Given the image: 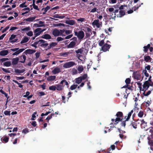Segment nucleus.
Returning a JSON list of instances; mask_svg holds the SVG:
<instances>
[{
    "label": "nucleus",
    "mask_w": 153,
    "mask_h": 153,
    "mask_svg": "<svg viewBox=\"0 0 153 153\" xmlns=\"http://www.w3.org/2000/svg\"><path fill=\"white\" fill-rule=\"evenodd\" d=\"M74 34L75 36H77L79 39H82L85 36L84 32L82 30L79 31L78 32L75 31Z\"/></svg>",
    "instance_id": "obj_1"
},
{
    "label": "nucleus",
    "mask_w": 153,
    "mask_h": 153,
    "mask_svg": "<svg viewBox=\"0 0 153 153\" xmlns=\"http://www.w3.org/2000/svg\"><path fill=\"white\" fill-rule=\"evenodd\" d=\"M76 64L75 62L73 61H70L65 63L63 66L64 68H67L73 66L74 65H76Z\"/></svg>",
    "instance_id": "obj_2"
},
{
    "label": "nucleus",
    "mask_w": 153,
    "mask_h": 153,
    "mask_svg": "<svg viewBox=\"0 0 153 153\" xmlns=\"http://www.w3.org/2000/svg\"><path fill=\"white\" fill-rule=\"evenodd\" d=\"M85 29L86 30L85 31V38H88L92 34V30L91 29L87 27L85 28Z\"/></svg>",
    "instance_id": "obj_3"
},
{
    "label": "nucleus",
    "mask_w": 153,
    "mask_h": 153,
    "mask_svg": "<svg viewBox=\"0 0 153 153\" xmlns=\"http://www.w3.org/2000/svg\"><path fill=\"white\" fill-rule=\"evenodd\" d=\"M44 30H45V29L42 30L41 28H37L34 31V35H36V36H39L41 33Z\"/></svg>",
    "instance_id": "obj_4"
},
{
    "label": "nucleus",
    "mask_w": 153,
    "mask_h": 153,
    "mask_svg": "<svg viewBox=\"0 0 153 153\" xmlns=\"http://www.w3.org/2000/svg\"><path fill=\"white\" fill-rule=\"evenodd\" d=\"M111 47L110 45H108L107 43H105L102 47V50L105 52L107 51H108L110 48Z\"/></svg>",
    "instance_id": "obj_5"
},
{
    "label": "nucleus",
    "mask_w": 153,
    "mask_h": 153,
    "mask_svg": "<svg viewBox=\"0 0 153 153\" xmlns=\"http://www.w3.org/2000/svg\"><path fill=\"white\" fill-rule=\"evenodd\" d=\"M149 86V82H148V81H145L143 85V88L142 91H146L147 90H148Z\"/></svg>",
    "instance_id": "obj_6"
},
{
    "label": "nucleus",
    "mask_w": 153,
    "mask_h": 153,
    "mask_svg": "<svg viewBox=\"0 0 153 153\" xmlns=\"http://www.w3.org/2000/svg\"><path fill=\"white\" fill-rule=\"evenodd\" d=\"M133 75L134 79H137V80H140L141 76L139 71H136L134 72L133 73Z\"/></svg>",
    "instance_id": "obj_7"
},
{
    "label": "nucleus",
    "mask_w": 153,
    "mask_h": 153,
    "mask_svg": "<svg viewBox=\"0 0 153 153\" xmlns=\"http://www.w3.org/2000/svg\"><path fill=\"white\" fill-rule=\"evenodd\" d=\"M59 30L56 29H54L52 31V34L55 37L60 36Z\"/></svg>",
    "instance_id": "obj_8"
},
{
    "label": "nucleus",
    "mask_w": 153,
    "mask_h": 153,
    "mask_svg": "<svg viewBox=\"0 0 153 153\" xmlns=\"http://www.w3.org/2000/svg\"><path fill=\"white\" fill-rule=\"evenodd\" d=\"M125 14V11L123 10H120L119 12V14L117 15L118 17H121Z\"/></svg>",
    "instance_id": "obj_9"
},
{
    "label": "nucleus",
    "mask_w": 153,
    "mask_h": 153,
    "mask_svg": "<svg viewBox=\"0 0 153 153\" xmlns=\"http://www.w3.org/2000/svg\"><path fill=\"white\" fill-rule=\"evenodd\" d=\"M61 72V71L60 70V69L56 67L52 71V73L54 74H57Z\"/></svg>",
    "instance_id": "obj_10"
},
{
    "label": "nucleus",
    "mask_w": 153,
    "mask_h": 153,
    "mask_svg": "<svg viewBox=\"0 0 153 153\" xmlns=\"http://www.w3.org/2000/svg\"><path fill=\"white\" fill-rule=\"evenodd\" d=\"M76 42L74 41H72L67 46L68 48H73L76 45Z\"/></svg>",
    "instance_id": "obj_11"
},
{
    "label": "nucleus",
    "mask_w": 153,
    "mask_h": 153,
    "mask_svg": "<svg viewBox=\"0 0 153 153\" xmlns=\"http://www.w3.org/2000/svg\"><path fill=\"white\" fill-rule=\"evenodd\" d=\"M40 38H43L45 39H51V36L48 34H45L44 35H42Z\"/></svg>",
    "instance_id": "obj_12"
},
{
    "label": "nucleus",
    "mask_w": 153,
    "mask_h": 153,
    "mask_svg": "<svg viewBox=\"0 0 153 153\" xmlns=\"http://www.w3.org/2000/svg\"><path fill=\"white\" fill-rule=\"evenodd\" d=\"M56 89L59 91H61L63 89L64 85H62L59 84H57L56 85Z\"/></svg>",
    "instance_id": "obj_13"
},
{
    "label": "nucleus",
    "mask_w": 153,
    "mask_h": 153,
    "mask_svg": "<svg viewBox=\"0 0 153 153\" xmlns=\"http://www.w3.org/2000/svg\"><path fill=\"white\" fill-rule=\"evenodd\" d=\"M19 61V58L18 57H16L15 58H13L12 59V64L13 65H16Z\"/></svg>",
    "instance_id": "obj_14"
},
{
    "label": "nucleus",
    "mask_w": 153,
    "mask_h": 153,
    "mask_svg": "<svg viewBox=\"0 0 153 153\" xmlns=\"http://www.w3.org/2000/svg\"><path fill=\"white\" fill-rule=\"evenodd\" d=\"M65 23L67 24L70 25H73L75 24V22L74 20H66L65 22Z\"/></svg>",
    "instance_id": "obj_15"
},
{
    "label": "nucleus",
    "mask_w": 153,
    "mask_h": 153,
    "mask_svg": "<svg viewBox=\"0 0 153 153\" xmlns=\"http://www.w3.org/2000/svg\"><path fill=\"white\" fill-rule=\"evenodd\" d=\"M8 53L7 50H2L0 52V55L4 56L7 55Z\"/></svg>",
    "instance_id": "obj_16"
},
{
    "label": "nucleus",
    "mask_w": 153,
    "mask_h": 153,
    "mask_svg": "<svg viewBox=\"0 0 153 153\" xmlns=\"http://www.w3.org/2000/svg\"><path fill=\"white\" fill-rule=\"evenodd\" d=\"M57 45V43L56 42H52L50 44L49 46H48V49H50L51 48H53L56 46Z\"/></svg>",
    "instance_id": "obj_17"
},
{
    "label": "nucleus",
    "mask_w": 153,
    "mask_h": 153,
    "mask_svg": "<svg viewBox=\"0 0 153 153\" xmlns=\"http://www.w3.org/2000/svg\"><path fill=\"white\" fill-rule=\"evenodd\" d=\"M29 40V38L27 37L24 36L21 42L20 43L22 44L27 42Z\"/></svg>",
    "instance_id": "obj_18"
},
{
    "label": "nucleus",
    "mask_w": 153,
    "mask_h": 153,
    "mask_svg": "<svg viewBox=\"0 0 153 153\" xmlns=\"http://www.w3.org/2000/svg\"><path fill=\"white\" fill-rule=\"evenodd\" d=\"M56 78L55 76H49L47 78V80L49 81H52L54 80Z\"/></svg>",
    "instance_id": "obj_19"
},
{
    "label": "nucleus",
    "mask_w": 153,
    "mask_h": 153,
    "mask_svg": "<svg viewBox=\"0 0 153 153\" xmlns=\"http://www.w3.org/2000/svg\"><path fill=\"white\" fill-rule=\"evenodd\" d=\"M25 50V49L24 48H21L19 50H18V51H16L15 52L13 53V55L14 56L16 55H18L19 53H20L22 52H23L24 50Z\"/></svg>",
    "instance_id": "obj_20"
},
{
    "label": "nucleus",
    "mask_w": 153,
    "mask_h": 153,
    "mask_svg": "<svg viewBox=\"0 0 153 153\" xmlns=\"http://www.w3.org/2000/svg\"><path fill=\"white\" fill-rule=\"evenodd\" d=\"M22 56L23 59L22 58H21V60L19 61V62L22 63H24L25 61L26 56L25 55H23L22 56H19L20 58H22Z\"/></svg>",
    "instance_id": "obj_21"
},
{
    "label": "nucleus",
    "mask_w": 153,
    "mask_h": 153,
    "mask_svg": "<svg viewBox=\"0 0 153 153\" xmlns=\"http://www.w3.org/2000/svg\"><path fill=\"white\" fill-rule=\"evenodd\" d=\"M152 58L149 56L147 55L144 56V60L146 62H148L149 61H151L152 60Z\"/></svg>",
    "instance_id": "obj_22"
},
{
    "label": "nucleus",
    "mask_w": 153,
    "mask_h": 153,
    "mask_svg": "<svg viewBox=\"0 0 153 153\" xmlns=\"http://www.w3.org/2000/svg\"><path fill=\"white\" fill-rule=\"evenodd\" d=\"M35 17H30L28 18L25 19H24V21L29 22H32L35 19Z\"/></svg>",
    "instance_id": "obj_23"
},
{
    "label": "nucleus",
    "mask_w": 153,
    "mask_h": 153,
    "mask_svg": "<svg viewBox=\"0 0 153 153\" xmlns=\"http://www.w3.org/2000/svg\"><path fill=\"white\" fill-rule=\"evenodd\" d=\"M25 71V70L24 69L22 70H19L18 69H16L15 70V72L16 73L20 74L24 72Z\"/></svg>",
    "instance_id": "obj_24"
},
{
    "label": "nucleus",
    "mask_w": 153,
    "mask_h": 153,
    "mask_svg": "<svg viewBox=\"0 0 153 153\" xmlns=\"http://www.w3.org/2000/svg\"><path fill=\"white\" fill-rule=\"evenodd\" d=\"M133 112V110H132L130 112H129L128 114L127 117L126 119V121H128L129 119L131 116V115L132 114Z\"/></svg>",
    "instance_id": "obj_25"
},
{
    "label": "nucleus",
    "mask_w": 153,
    "mask_h": 153,
    "mask_svg": "<svg viewBox=\"0 0 153 153\" xmlns=\"http://www.w3.org/2000/svg\"><path fill=\"white\" fill-rule=\"evenodd\" d=\"M150 44H148L147 46H144L143 47L144 49L143 50L144 52H147L148 51V49L150 48Z\"/></svg>",
    "instance_id": "obj_26"
},
{
    "label": "nucleus",
    "mask_w": 153,
    "mask_h": 153,
    "mask_svg": "<svg viewBox=\"0 0 153 153\" xmlns=\"http://www.w3.org/2000/svg\"><path fill=\"white\" fill-rule=\"evenodd\" d=\"M53 17L55 18L62 19L65 17V16L63 15L60 16L58 14H56L54 15Z\"/></svg>",
    "instance_id": "obj_27"
},
{
    "label": "nucleus",
    "mask_w": 153,
    "mask_h": 153,
    "mask_svg": "<svg viewBox=\"0 0 153 153\" xmlns=\"http://www.w3.org/2000/svg\"><path fill=\"white\" fill-rule=\"evenodd\" d=\"M82 81V79H81V78L80 77L75 79V82L76 83L78 84H79L81 83Z\"/></svg>",
    "instance_id": "obj_28"
},
{
    "label": "nucleus",
    "mask_w": 153,
    "mask_h": 153,
    "mask_svg": "<svg viewBox=\"0 0 153 153\" xmlns=\"http://www.w3.org/2000/svg\"><path fill=\"white\" fill-rule=\"evenodd\" d=\"M77 69L78 71V73L79 74L81 73L84 70L83 67L82 65L79 66Z\"/></svg>",
    "instance_id": "obj_29"
},
{
    "label": "nucleus",
    "mask_w": 153,
    "mask_h": 153,
    "mask_svg": "<svg viewBox=\"0 0 153 153\" xmlns=\"http://www.w3.org/2000/svg\"><path fill=\"white\" fill-rule=\"evenodd\" d=\"M130 126H132L135 129H136L137 128V124L135 122H132L130 123Z\"/></svg>",
    "instance_id": "obj_30"
},
{
    "label": "nucleus",
    "mask_w": 153,
    "mask_h": 153,
    "mask_svg": "<svg viewBox=\"0 0 153 153\" xmlns=\"http://www.w3.org/2000/svg\"><path fill=\"white\" fill-rule=\"evenodd\" d=\"M4 65L7 67H9L11 65V62L9 61H7L4 62L3 63Z\"/></svg>",
    "instance_id": "obj_31"
},
{
    "label": "nucleus",
    "mask_w": 153,
    "mask_h": 153,
    "mask_svg": "<svg viewBox=\"0 0 153 153\" xmlns=\"http://www.w3.org/2000/svg\"><path fill=\"white\" fill-rule=\"evenodd\" d=\"M99 22V20L98 19L95 20L92 23V25L93 26H96Z\"/></svg>",
    "instance_id": "obj_32"
},
{
    "label": "nucleus",
    "mask_w": 153,
    "mask_h": 153,
    "mask_svg": "<svg viewBox=\"0 0 153 153\" xmlns=\"http://www.w3.org/2000/svg\"><path fill=\"white\" fill-rule=\"evenodd\" d=\"M25 53V54H32L31 49H28L26 50L24 53Z\"/></svg>",
    "instance_id": "obj_33"
},
{
    "label": "nucleus",
    "mask_w": 153,
    "mask_h": 153,
    "mask_svg": "<svg viewBox=\"0 0 153 153\" xmlns=\"http://www.w3.org/2000/svg\"><path fill=\"white\" fill-rule=\"evenodd\" d=\"M49 89L50 90L55 91L56 89V85H52L49 87Z\"/></svg>",
    "instance_id": "obj_34"
},
{
    "label": "nucleus",
    "mask_w": 153,
    "mask_h": 153,
    "mask_svg": "<svg viewBox=\"0 0 153 153\" xmlns=\"http://www.w3.org/2000/svg\"><path fill=\"white\" fill-rule=\"evenodd\" d=\"M116 116L117 117H122L123 116V114L122 112L119 111L116 114Z\"/></svg>",
    "instance_id": "obj_35"
},
{
    "label": "nucleus",
    "mask_w": 153,
    "mask_h": 153,
    "mask_svg": "<svg viewBox=\"0 0 153 153\" xmlns=\"http://www.w3.org/2000/svg\"><path fill=\"white\" fill-rule=\"evenodd\" d=\"M37 42L38 43V44L39 45H41V44L44 43L45 42V40L43 39H40L38 41H37Z\"/></svg>",
    "instance_id": "obj_36"
},
{
    "label": "nucleus",
    "mask_w": 153,
    "mask_h": 153,
    "mask_svg": "<svg viewBox=\"0 0 153 153\" xmlns=\"http://www.w3.org/2000/svg\"><path fill=\"white\" fill-rule=\"evenodd\" d=\"M77 86V85H73L70 87V89L73 90L76 89Z\"/></svg>",
    "instance_id": "obj_37"
},
{
    "label": "nucleus",
    "mask_w": 153,
    "mask_h": 153,
    "mask_svg": "<svg viewBox=\"0 0 153 153\" xmlns=\"http://www.w3.org/2000/svg\"><path fill=\"white\" fill-rule=\"evenodd\" d=\"M51 111H48L46 112L45 113H42L41 114V116L43 117L45 116H47L49 114L51 113Z\"/></svg>",
    "instance_id": "obj_38"
},
{
    "label": "nucleus",
    "mask_w": 153,
    "mask_h": 153,
    "mask_svg": "<svg viewBox=\"0 0 153 153\" xmlns=\"http://www.w3.org/2000/svg\"><path fill=\"white\" fill-rule=\"evenodd\" d=\"M87 77V74H84L82 76H80V77L81 78V79H82V80H85L86 79V78Z\"/></svg>",
    "instance_id": "obj_39"
},
{
    "label": "nucleus",
    "mask_w": 153,
    "mask_h": 153,
    "mask_svg": "<svg viewBox=\"0 0 153 153\" xmlns=\"http://www.w3.org/2000/svg\"><path fill=\"white\" fill-rule=\"evenodd\" d=\"M104 40H101L99 43V45L100 46H102L104 44Z\"/></svg>",
    "instance_id": "obj_40"
},
{
    "label": "nucleus",
    "mask_w": 153,
    "mask_h": 153,
    "mask_svg": "<svg viewBox=\"0 0 153 153\" xmlns=\"http://www.w3.org/2000/svg\"><path fill=\"white\" fill-rule=\"evenodd\" d=\"M9 139V138L5 136L4 137L3 139V141H4L5 143H7L8 142Z\"/></svg>",
    "instance_id": "obj_41"
},
{
    "label": "nucleus",
    "mask_w": 153,
    "mask_h": 153,
    "mask_svg": "<svg viewBox=\"0 0 153 153\" xmlns=\"http://www.w3.org/2000/svg\"><path fill=\"white\" fill-rule=\"evenodd\" d=\"M16 35L13 34L11 35L10 37L9 38V40L10 41L12 40L13 39H14L16 37Z\"/></svg>",
    "instance_id": "obj_42"
},
{
    "label": "nucleus",
    "mask_w": 153,
    "mask_h": 153,
    "mask_svg": "<svg viewBox=\"0 0 153 153\" xmlns=\"http://www.w3.org/2000/svg\"><path fill=\"white\" fill-rule=\"evenodd\" d=\"M145 91H143V94L144 96H147L149 95L151 93V91H149L146 93H145Z\"/></svg>",
    "instance_id": "obj_43"
},
{
    "label": "nucleus",
    "mask_w": 153,
    "mask_h": 153,
    "mask_svg": "<svg viewBox=\"0 0 153 153\" xmlns=\"http://www.w3.org/2000/svg\"><path fill=\"white\" fill-rule=\"evenodd\" d=\"M72 73L73 75H75L77 74V70L75 69H73L72 71Z\"/></svg>",
    "instance_id": "obj_44"
},
{
    "label": "nucleus",
    "mask_w": 153,
    "mask_h": 153,
    "mask_svg": "<svg viewBox=\"0 0 153 153\" xmlns=\"http://www.w3.org/2000/svg\"><path fill=\"white\" fill-rule=\"evenodd\" d=\"M29 132V131L27 128H25L24 129H23L22 131V133H24L25 134H26Z\"/></svg>",
    "instance_id": "obj_45"
},
{
    "label": "nucleus",
    "mask_w": 153,
    "mask_h": 153,
    "mask_svg": "<svg viewBox=\"0 0 153 153\" xmlns=\"http://www.w3.org/2000/svg\"><path fill=\"white\" fill-rule=\"evenodd\" d=\"M36 56V59H37L38 58H39L40 55V52L38 51H37L36 53L35 54Z\"/></svg>",
    "instance_id": "obj_46"
},
{
    "label": "nucleus",
    "mask_w": 153,
    "mask_h": 153,
    "mask_svg": "<svg viewBox=\"0 0 153 153\" xmlns=\"http://www.w3.org/2000/svg\"><path fill=\"white\" fill-rule=\"evenodd\" d=\"M130 82L131 79L129 78H127L125 81V82L127 84H129L130 83Z\"/></svg>",
    "instance_id": "obj_47"
},
{
    "label": "nucleus",
    "mask_w": 153,
    "mask_h": 153,
    "mask_svg": "<svg viewBox=\"0 0 153 153\" xmlns=\"http://www.w3.org/2000/svg\"><path fill=\"white\" fill-rule=\"evenodd\" d=\"M138 116L140 117H142L143 115V112L142 111H140L138 114Z\"/></svg>",
    "instance_id": "obj_48"
},
{
    "label": "nucleus",
    "mask_w": 153,
    "mask_h": 153,
    "mask_svg": "<svg viewBox=\"0 0 153 153\" xmlns=\"http://www.w3.org/2000/svg\"><path fill=\"white\" fill-rule=\"evenodd\" d=\"M48 43H43L40 45V46L42 47H46L47 46H48Z\"/></svg>",
    "instance_id": "obj_49"
},
{
    "label": "nucleus",
    "mask_w": 153,
    "mask_h": 153,
    "mask_svg": "<svg viewBox=\"0 0 153 153\" xmlns=\"http://www.w3.org/2000/svg\"><path fill=\"white\" fill-rule=\"evenodd\" d=\"M143 72L144 73L146 77H148L149 76V74L147 72V71L146 70H143Z\"/></svg>",
    "instance_id": "obj_50"
},
{
    "label": "nucleus",
    "mask_w": 153,
    "mask_h": 153,
    "mask_svg": "<svg viewBox=\"0 0 153 153\" xmlns=\"http://www.w3.org/2000/svg\"><path fill=\"white\" fill-rule=\"evenodd\" d=\"M27 35L30 36H31L33 35V32L31 31H30L26 33Z\"/></svg>",
    "instance_id": "obj_51"
},
{
    "label": "nucleus",
    "mask_w": 153,
    "mask_h": 153,
    "mask_svg": "<svg viewBox=\"0 0 153 153\" xmlns=\"http://www.w3.org/2000/svg\"><path fill=\"white\" fill-rule=\"evenodd\" d=\"M60 36H64L63 34L65 32V29L60 30H59Z\"/></svg>",
    "instance_id": "obj_52"
},
{
    "label": "nucleus",
    "mask_w": 153,
    "mask_h": 153,
    "mask_svg": "<svg viewBox=\"0 0 153 153\" xmlns=\"http://www.w3.org/2000/svg\"><path fill=\"white\" fill-rule=\"evenodd\" d=\"M83 51V50L82 49L80 48V49H78L77 50H76V52L77 53H80L81 54L82 53Z\"/></svg>",
    "instance_id": "obj_53"
},
{
    "label": "nucleus",
    "mask_w": 153,
    "mask_h": 153,
    "mask_svg": "<svg viewBox=\"0 0 153 153\" xmlns=\"http://www.w3.org/2000/svg\"><path fill=\"white\" fill-rule=\"evenodd\" d=\"M30 27H28L26 28L22 29H21V30L22 31H28V30H30Z\"/></svg>",
    "instance_id": "obj_54"
},
{
    "label": "nucleus",
    "mask_w": 153,
    "mask_h": 153,
    "mask_svg": "<svg viewBox=\"0 0 153 153\" xmlns=\"http://www.w3.org/2000/svg\"><path fill=\"white\" fill-rule=\"evenodd\" d=\"M4 114L5 115L10 116V111H4Z\"/></svg>",
    "instance_id": "obj_55"
},
{
    "label": "nucleus",
    "mask_w": 153,
    "mask_h": 153,
    "mask_svg": "<svg viewBox=\"0 0 153 153\" xmlns=\"http://www.w3.org/2000/svg\"><path fill=\"white\" fill-rule=\"evenodd\" d=\"M78 22H83L85 21V19L84 18H81L77 20Z\"/></svg>",
    "instance_id": "obj_56"
},
{
    "label": "nucleus",
    "mask_w": 153,
    "mask_h": 153,
    "mask_svg": "<svg viewBox=\"0 0 153 153\" xmlns=\"http://www.w3.org/2000/svg\"><path fill=\"white\" fill-rule=\"evenodd\" d=\"M50 8V7L49 6H47L45 8H43L42 9V10H44L45 12H47V11Z\"/></svg>",
    "instance_id": "obj_57"
},
{
    "label": "nucleus",
    "mask_w": 153,
    "mask_h": 153,
    "mask_svg": "<svg viewBox=\"0 0 153 153\" xmlns=\"http://www.w3.org/2000/svg\"><path fill=\"white\" fill-rule=\"evenodd\" d=\"M26 3V2H24L23 3L20 4L19 5V7H21L23 8L24 7H27V5H25Z\"/></svg>",
    "instance_id": "obj_58"
},
{
    "label": "nucleus",
    "mask_w": 153,
    "mask_h": 153,
    "mask_svg": "<svg viewBox=\"0 0 153 153\" xmlns=\"http://www.w3.org/2000/svg\"><path fill=\"white\" fill-rule=\"evenodd\" d=\"M70 53H69V52H64V53H61V54L62 56H66L68 54H69Z\"/></svg>",
    "instance_id": "obj_59"
},
{
    "label": "nucleus",
    "mask_w": 153,
    "mask_h": 153,
    "mask_svg": "<svg viewBox=\"0 0 153 153\" xmlns=\"http://www.w3.org/2000/svg\"><path fill=\"white\" fill-rule=\"evenodd\" d=\"M137 84L138 85V87L140 89V91H141L142 90V83H140L139 82H137Z\"/></svg>",
    "instance_id": "obj_60"
},
{
    "label": "nucleus",
    "mask_w": 153,
    "mask_h": 153,
    "mask_svg": "<svg viewBox=\"0 0 153 153\" xmlns=\"http://www.w3.org/2000/svg\"><path fill=\"white\" fill-rule=\"evenodd\" d=\"M64 39L63 38L60 37H58L56 39V40L58 42L63 41Z\"/></svg>",
    "instance_id": "obj_61"
},
{
    "label": "nucleus",
    "mask_w": 153,
    "mask_h": 153,
    "mask_svg": "<svg viewBox=\"0 0 153 153\" xmlns=\"http://www.w3.org/2000/svg\"><path fill=\"white\" fill-rule=\"evenodd\" d=\"M8 59L7 58H2L0 59V61L2 62H5V61L7 60Z\"/></svg>",
    "instance_id": "obj_62"
},
{
    "label": "nucleus",
    "mask_w": 153,
    "mask_h": 153,
    "mask_svg": "<svg viewBox=\"0 0 153 153\" xmlns=\"http://www.w3.org/2000/svg\"><path fill=\"white\" fill-rule=\"evenodd\" d=\"M141 6V5H139L138 6H134L133 9L134 11H136Z\"/></svg>",
    "instance_id": "obj_63"
},
{
    "label": "nucleus",
    "mask_w": 153,
    "mask_h": 153,
    "mask_svg": "<svg viewBox=\"0 0 153 153\" xmlns=\"http://www.w3.org/2000/svg\"><path fill=\"white\" fill-rule=\"evenodd\" d=\"M102 23L101 22L100 23L99 22L96 25L97 27L99 28L102 26Z\"/></svg>",
    "instance_id": "obj_64"
}]
</instances>
